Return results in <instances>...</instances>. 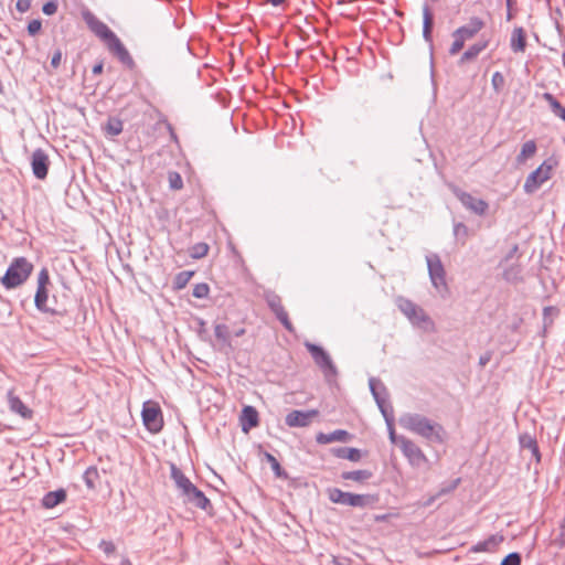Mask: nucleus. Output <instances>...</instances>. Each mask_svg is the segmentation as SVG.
Masks as SVG:
<instances>
[{
  "label": "nucleus",
  "mask_w": 565,
  "mask_h": 565,
  "mask_svg": "<svg viewBox=\"0 0 565 565\" xmlns=\"http://www.w3.org/2000/svg\"><path fill=\"white\" fill-rule=\"evenodd\" d=\"M399 425L430 443L444 444L446 440L445 428L424 415L406 413L399 417Z\"/></svg>",
  "instance_id": "nucleus-1"
},
{
  "label": "nucleus",
  "mask_w": 565,
  "mask_h": 565,
  "mask_svg": "<svg viewBox=\"0 0 565 565\" xmlns=\"http://www.w3.org/2000/svg\"><path fill=\"white\" fill-rule=\"evenodd\" d=\"M395 303L413 326L424 330L434 329V321L430 319V317L422 307L417 306L412 300L403 296H398L395 299Z\"/></svg>",
  "instance_id": "nucleus-2"
},
{
  "label": "nucleus",
  "mask_w": 565,
  "mask_h": 565,
  "mask_svg": "<svg viewBox=\"0 0 565 565\" xmlns=\"http://www.w3.org/2000/svg\"><path fill=\"white\" fill-rule=\"evenodd\" d=\"M33 265L25 257H18L12 260L1 281L7 289L22 285L31 275Z\"/></svg>",
  "instance_id": "nucleus-3"
},
{
  "label": "nucleus",
  "mask_w": 565,
  "mask_h": 565,
  "mask_svg": "<svg viewBox=\"0 0 565 565\" xmlns=\"http://www.w3.org/2000/svg\"><path fill=\"white\" fill-rule=\"evenodd\" d=\"M327 493L331 502L354 508H366L377 501L376 497L373 494H355L342 491L338 488H329Z\"/></svg>",
  "instance_id": "nucleus-4"
},
{
  "label": "nucleus",
  "mask_w": 565,
  "mask_h": 565,
  "mask_svg": "<svg viewBox=\"0 0 565 565\" xmlns=\"http://www.w3.org/2000/svg\"><path fill=\"white\" fill-rule=\"evenodd\" d=\"M554 164L555 163L552 159H547L543 161L534 171H532L524 182V192L526 194H533L541 188L543 183L548 181L552 178Z\"/></svg>",
  "instance_id": "nucleus-5"
},
{
  "label": "nucleus",
  "mask_w": 565,
  "mask_h": 565,
  "mask_svg": "<svg viewBox=\"0 0 565 565\" xmlns=\"http://www.w3.org/2000/svg\"><path fill=\"white\" fill-rule=\"evenodd\" d=\"M305 347L311 354L316 365L322 371L327 379L334 377L338 374L330 354L322 347L311 342H306Z\"/></svg>",
  "instance_id": "nucleus-6"
},
{
  "label": "nucleus",
  "mask_w": 565,
  "mask_h": 565,
  "mask_svg": "<svg viewBox=\"0 0 565 565\" xmlns=\"http://www.w3.org/2000/svg\"><path fill=\"white\" fill-rule=\"evenodd\" d=\"M145 427L152 434H158L163 428L162 412L158 403L147 401L142 405L141 412Z\"/></svg>",
  "instance_id": "nucleus-7"
},
{
  "label": "nucleus",
  "mask_w": 565,
  "mask_h": 565,
  "mask_svg": "<svg viewBox=\"0 0 565 565\" xmlns=\"http://www.w3.org/2000/svg\"><path fill=\"white\" fill-rule=\"evenodd\" d=\"M429 278L431 285L438 290H447L446 271L439 255L429 254L426 256Z\"/></svg>",
  "instance_id": "nucleus-8"
},
{
  "label": "nucleus",
  "mask_w": 565,
  "mask_h": 565,
  "mask_svg": "<svg viewBox=\"0 0 565 565\" xmlns=\"http://www.w3.org/2000/svg\"><path fill=\"white\" fill-rule=\"evenodd\" d=\"M83 19L88 29L99 38L106 45L113 41L117 35L108 28L106 23L100 21L94 13L86 11L83 13Z\"/></svg>",
  "instance_id": "nucleus-9"
},
{
  "label": "nucleus",
  "mask_w": 565,
  "mask_h": 565,
  "mask_svg": "<svg viewBox=\"0 0 565 565\" xmlns=\"http://www.w3.org/2000/svg\"><path fill=\"white\" fill-rule=\"evenodd\" d=\"M399 448L413 467H420L428 461L423 450L411 439L402 437Z\"/></svg>",
  "instance_id": "nucleus-10"
},
{
  "label": "nucleus",
  "mask_w": 565,
  "mask_h": 565,
  "mask_svg": "<svg viewBox=\"0 0 565 565\" xmlns=\"http://www.w3.org/2000/svg\"><path fill=\"white\" fill-rule=\"evenodd\" d=\"M452 193L467 210L480 216L486 214L489 204L484 200L477 199L457 186L452 188Z\"/></svg>",
  "instance_id": "nucleus-11"
},
{
  "label": "nucleus",
  "mask_w": 565,
  "mask_h": 565,
  "mask_svg": "<svg viewBox=\"0 0 565 565\" xmlns=\"http://www.w3.org/2000/svg\"><path fill=\"white\" fill-rule=\"evenodd\" d=\"M265 300L270 308V310L275 313L276 318L281 322V324L288 330L292 331V324L289 320L288 313L286 312L280 297L273 292L268 291L265 294Z\"/></svg>",
  "instance_id": "nucleus-12"
},
{
  "label": "nucleus",
  "mask_w": 565,
  "mask_h": 565,
  "mask_svg": "<svg viewBox=\"0 0 565 565\" xmlns=\"http://www.w3.org/2000/svg\"><path fill=\"white\" fill-rule=\"evenodd\" d=\"M106 46L108 51L127 68L134 70L136 67L132 56L118 36L113 39V41H110Z\"/></svg>",
  "instance_id": "nucleus-13"
},
{
  "label": "nucleus",
  "mask_w": 565,
  "mask_h": 565,
  "mask_svg": "<svg viewBox=\"0 0 565 565\" xmlns=\"http://www.w3.org/2000/svg\"><path fill=\"white\" fill-rule=\"evenodd\" d=\"M319 412L317 409L310 411H291L286 415L285 423L289 427H307L311 420L317 417Z\"/></svg>",
  "instance_id": "nucleus-14"
},
{
  "label": "nucleus",
  "mask_w": 565,
  "mask_h": 565,
  "mask_svg": "<svg viewBox=\"0 0 565 565\" xmlns=\"http://www.w3.org/2000/svg\"><path fill=\"white\" fill-rule=\"evenodd\" d=\"M49 157L42 149H36L32 153L31 167L34 177L39 180L46 178L49 172Z\"/></svg>",
  "instance_id": "nucleus-15"
},
{
  "label": "nucleus",
  "mask_w": 565,
  "mask_h": 565,
  "mask_svg": "<svg viewBox=\"0 0 565 565\" xmlns=\"http://www.w3.org/2000/svg\"><path fill=\"white\" fill-rule=\"evenodd\" d=\"M170 477L182 497H184L190 489L194 487L191 480L173 462L170 463Z\"/></svg>",
  "instance_id": "nucleus-16"
},
{
  "label": "nucleus",
  "mask_w": 565,
  "mask_h": 565,
  "mask_svg": "<svg viewBox=\"0 0 565 565\" xmlns=\"http://www.w3.org/2000/svg\"><path fill=\"white\" fill-rule=\"evenodd\" d=\"M484 28V22L478 18L472 17L467 25H462L452 32V35H460L465 41L472 39L479 31Z\"/></svg>",
  "instance_id": "nucleus-17"
},
{
  "label": "nucleus",
  "mask_w": 565,
  "mask_h": 565,
  "mask_svg": "<svg viewBox=\"0 0 565 565\" xmlns=\"http://www.w3.org/2000/svg\"><path fill=\"white\" fill-rule=\"evenodd\" d=\"M183 498L185 502L191 503L192 505L204 511H209L210 509H212L211 501L195 486L192 489H190V491Z\"/></svg>",
  "instance_id": "nucleus-18"
},
{
  "label": "nucleus",
  "mask_w": 565,
  "mask_h": 565,
  "mask_svg": "<svg viewBox=\"0 0 565 565\" xmlns=\"http://www.w3.org/2000/svg\"><path fill=\"white\" fill-rule=\"evenodd\" d=\"M8 404L11 412L19 414L25 419L32 418L33 412L12 391L8 392Z\"/></svg>",
  "instance_id": "nucleus-19"
},
{
  "label": "nucleus",
  "mask_w": 565,
  "mask_h": 565,
  "mask_svg": "<svg viewBox=\"0 0 565 565\" xmlns=\"http://www.w3.org/2000/svg\"><path fill=\"white\" fill-rule=\"evenodd\" d=\"M504 541L503 535L500 534H493L490 535L484 541H480L477 544H475L470 551L475 553H481V552H494L495 548Z\"/></svg>",
  "instance_id": "nucleus-20"
},
{
  "label": "nucleus",
  "mask_w": 565,
  "mask_h": 565,
  "mask_svg": "<svg viewBox=\"0 0 565 565\" xmlns=\"http://www.w3.org/2000/svg\"><path fill=\"white\" fill-rule=\"evenodd\" d=\"M350 437L351 435L349 431L344 429H337L329 434L319 433L316 436V441L320 445H326L334 441L347 443L350 439Z\"/></svg>",
  "instance_id": "nucleus-21"
},
{
  "label": "nucleus",
  "mask_w": 565,
  "mask_h": 565,
  "mask_svg": "<svg viewBox=\"0 0 565 565\" xmlns=\"http://www.w3.org/2000/svg\"><path fill=\"white\" fill-rule=\"evenodd\" d=\"M243 431H248L250 428L256 427L259 423L258 412L253 406H245L241 416Z\"/></svg>",
  "instance_id": "nucleus-22"
},
{
  "label": "nucleus",
  "mask_w": 565,
  "mask_h": 565,
  "mask_svg": "<svg viewBox=\"0 0 565 565\" xmlns=\"http://www.w3.org/2000/svg\"><path fill=\"white\" fill-rule=\"evenodd\" d=\"M511 50L514 53L524 52L526 49L525 31L522 26H516L512 31L510 40Z\"/></svg>",
  "instance_id": "nucleus-23"
},
{
  "label": "nucleus",
  "mask_w": 565,
  "mask_h": 565,
  "mask_svg": "<svg viewBox=\"0 0 565 565\" xmlns=\"http://www.w3.org/2000/svg\"><path fill=\"white\" fill-rule=\"evenodd\" d=\"M537 152V145L535 140H527L521 147L520 153L515 158L518 166H523L525 162L533 158Z\"/></svg>",
  "instance_id": "nucleus-24"
},
{
  "label": "nucleus",
  "mask_w": 565,
  "mask_h": 565,
  "mask_svg": "<svg viewBox=\"0 0 565 565\" xmlns=\"http://www.w3.org/2000/svg\"><path fill=\"white\" fill-rule=\"evenodd\" d=\"M369 386L376 404L383 403L385 399H388L387 390L379 379L371 377L369 380Z\"/></svg>",
  "instance_id": "nucleus-25"
},
{
  "label": "nucleus",
  "mask_w": 565,
  "mask_h": 565,
  "mask_svg": "<svg viewBox=\"0 0 565 565\" xmlns=\"http://www.w3.org/2000/svg\"><path fill=\"white\" fill-rule=\"evenodd\" d=\"M66 500V491L64 489H57L55 491L47 492L42 499V505L46 509L55 508L57 504Z\"/></svg>",
  "instance_id": "nucleus-26"
},
{
  "label": "nucleus",
  "mask_w": 565,
  "mask_h": 565,
  "mask_svg": "<svg viewBox=\"0 0 565 565\" xmlns=\"http://www.w3.org/2000/svg\"><path fill=\"white\" fill-rule=\"evenodd\" d=\"M519 443L521 448L529 449L531 455L535 458L537 462L541 460V454L537 446L536 439L530 434H522L519 437Z\"/></svg>",
  "instance_id": "nucleus-27"
},
{
  "label": "nucleus",
  "mask_w": 565,
  "mask_h": 565,
  "mask_svg": "<svg viewBox=\"0 0 565 565\" xmlns=\"http://www.w3.org/2000/svg\"><path fill=\"white\" fill-rule=\"evenodd\" d=\"M433 24L434 18L428 6L423 7V38L426 42L433 43Z\"/></svg>",
  "instance_id": "nucleus-28"
},
{
  "label": "nucleus",
  "mask_w": 565,
  "mask_h": 565,
  "mask_svg": "<svg viewBox=\"0 0 565 565\" xmlns=\"http://www.w3.org/2000/svg\"><path fill=\"white\" fill-rule=\"evenodd\" d=\"M488 44V41H480L470 45L468 50L465 51V53L461 55L459 64H465L475 60L483 50L487 49Z\"/></svg>",
  "instance_id": "nucleus-29"
},
{
  "label": "nucleus",
  "mask_w": 565,
  "mask_h": 565,
  "mask_svg": "<svg viewBox=\"0 0 565 565\" xmlns=\"http://www.w3.org/2000/svg\"><path fill=\"white\" fill-rule=\"evenodd\" d=\"M331 452L338 458L348 459L350 461H359L361 459V452L356 448L337 447L332 448Z\"/></svg>",
  "instance_id": "nucleus-30"
},
{
  "label": "nucleus",
  "mask_w": 565,
  "mask_h": 565,
  "mask_svg": "<svg viewBox=\"0 0 565 565\" xmlns=\"http://www.w3.org/2000/svg\"><path fill=\"white\" fill-rule=\"evenodd\" d=\"M47 298H49L47 289L46 288H38L35 298H34L35 307L42 312H50L52 315H55L56 311L46 306Z\"/></svg>",
  "instance_id": "nucleus-31"
},
{
  "label": "nucleus",
  "mask_w": 565,
  "mask_h": 565,
  "mask_svg": "<svg viewBox=\"0 0 565 565\" xmlns=\"http://www.w3.org/2000/svg\"><path fill=\"white\" fill-rule=\"evenodd\" d=\"M373 473L370 470L362 469V470H353V471H344L341 475V478L344 480H352L355 482H364L369 479H371Z\"/></svg>",
  "instance_id": "nucleus-32"
},
{
  "label": "nucleus",
  "mask_w": 565,
  "mask_h": 565,
  "mask_svg": "<svg viewBox=\"0 0 565 565\" xmlns=\"http://www.w3.org/2000/svg\"><path fill=\"white\" fill-rule=\"evenodd\" d=\"M543 98L548 103L552 113L565 121V107L551 93H544Z\"/></svg>",
  "instance_id": "nucleus-33"
},
{
  "label": "nucleus",
  "mask_w": 565,
  "mask_h": 565,
  "mask_svg": "<svg viewBox=\"0 0 565 565\" xmlns=\"http://www.w3.org/2000/svg\"><path fill=\"white\" fill-rule=\"evenodd\" d=\"M104 129L106 135L115 137L122 132L124 122L118 117H109Z\"/></svg>",
  "instance_id": "nucleus-34"
},
{
  "label": "nucleus",
  "mask_w": 565,
  "mask_h": 565,
  "mask_svg": "<svg viewBox=\"0 0 565 565\" xmlns=\"http://www.w3.org/2000/svg\"><path fill=\"white\" fill-rule=\"evenodd\" d=\"M193 275H194V271H192V270L180 271L174 277L173 288L175 290L183 289L188 285V282L190 281V279L192 278Z\"/></svg>",
  "instance_id": "nucleus-35"
},
{
  "label": "nucleus",
  "mask_w": 565,
  "mask_h": 565,
  "mask_svg": "<svg viewBox=\"0 0 565 565\" xmlns=\"http://www.w3.org/2000/svg\"><path fill=\"white\" fill-rule=\"evenodd\" d=\"M98 478H99L98 470L96 467H93V466L88 467L83 475L84 482H85L86 487L90 490L96 488V481L98 480Z\"/></svg>",
  "instance_id": "nucleus-36"
},
{
  "label": "nucleus",
  "mask_w": 565,
  "mask_h": 565,
  "mask_svg": "<svg viewBox=\"0 0 565 565\" xmlns=\"http://www.w3.org/2000/svg\"><path fill=\"white\" fill-rule=\"evenodd\" d=\"M454 235L458 243L465 245L469 237V228L466 224L459 222L454 225Z\"/></svg>",
  "instance_id": "nucleus-37"
},
{
  "label": "nucleus",
  "mask_w": 565,
  "mask_h": 565,
  "mask_svg": "<svg viewBox=\"0 0 565 565\" xmlns=\"http://www.w3.org/2000/svg\"><path fill=\"white\" fill-rule=\"evenodd\" d=\"M214 334L218 341L224 344L231 343L230 330L226 324H216L214 328Z\"/></svg>",
  "instance_id": "nucleus-38"
},
{
  "label": "nucleus",
  "mask_w": 565,
  "mask_h": 565,
  "mask_svg": "<svg viewBox=\"0 0 565 565\" xmlns=\"http://www.w3.org/2000/svg\"><path fill=\"white\" fill-rule=\"evenodd\" d=\"M209 253V245L206 243H196L190 248V256L194 259H200Z\"/></svg>",
  "instance_id": "nucleus-39"
},
{
  "label": "nucleus",
  "mask_w": 565,
  "mask_h": 565,
  "mask_svg": "<svg viewBox=\"0 0 565 565\" xmlns=\"http://www.w3.org/2000/svg\"><path fill=\"white\" fill-rule=\"evenodd\" d=\"M265 458L269 462V465H270V467H271V469H273V471H274L276 477H278V478L287 477L286 472L281 468L280 463L278 462V460L276 459L275 456H273L269 452H266L265 454Z\"/></svg>",
  "instance_id": "nucleus-40"
},
{
  "label": "nucleus",
  "mask_w": 565,
  "mask_h": 565,
  "mask_svg": "<svg viewBox=\"0 0 565 565\" xmlns=\"http://www.w3.org/2000/svg\"><path fill=\"white\" fill-rule=\"evenodd\" d=\"M505 84V78L502 73L494 72L491 78V85L495 93H500Z\"/></svg>",
  "instance_id": "nucleus-41"
},
{
  "label": "nucleus",
  "mask_w": 565,
  "mask_h": 565,
  "mask_svg": "<svg viewBox=\"0 0 565 565\" xmlns=\"http://www.w3.org/2000/svg\"><path fill=\"white\" fill-rule=\"evenodd\" d=\"M209 292H210L209 285L205 282H201V284H196L193 287L192 295H193V297H195L198 299H204L209 296Z\"/></svg>",
  "instance_id": "nucleus-42"
},
{
  "label": "nucleus",
  "mask_w": 565,
  "mask_h": 565,
  "mask_svg": "<svg viewBox=\"0 0 565 565\" xmlns=\"http://www.w3.org/2000/svg\"><path fill=\"white\" fill-rule=\"evenodd\" d=\"M382 415L384 416L387 424L393 420V408L387 399H385L383 403L377 404Z\"/></svg>",
  "instance_id": "nucleus-43"
},
{
  "label": "nucleus",
  "mask_w": 565,
  "mask_h": 565,
  "mask_svg": "<svg viewBox=\"0 0 565 565\" xmlns=\"http://www.w3.org/2000/svg\"><path fill=\"white\" fill-rule=\"evenodd\" d=\"M452 38H454V42L449 47V54L456 55L463 49L466 41L463 39H461L460 35H452Z\"/></svg>",
  "instance_id": "nucleus-44"
},
{
  "label": "nucleus",
  "mask_w": 565,
  "mask_h": 565,
  "mask_svg": "<svg viewBox=\"0 0 565 565\" xmlns=\"http://www.w3.org/2000/svg\"><path fill=\"white\" fill-rule=\"evenodd\" d=\"M170 188L173 190H180L183 186V181L178 172H169Z\"/></svg>",
  "instance_id": "nucleus-45"
},
{
  "label": "nucleus",
  "mask_w": 565,
  "mask_h": 565,
  "mask_svg": "<svg viewBox=\"0 0 565 565\" xmlns=\"http://www.w3.org/2000/svg\"><path fill=\"white\" fill-rule=\"evenodd\" d=\"M500 565H521V555L516 552L508 554Z\"/></svg>",
  "instance_id": "nucleus-46"
},
{
  "label": "nucleus",
  "mask_w": 565,
  "mask_h": 565,
  "mask_svg": "<svg viewBox=\"0 0 565 565\" xmlns=\"http://www.w3.org/2000/svg\"><path fill=\"white\" fill-rule=\"evenodd\" d=\"M459 483H460V478L455 479L448 486L441 487L439 489V491L437 492L436 497H441V495L452 492L459 486Z\"/></svg>",
  "instance_id": "nucleus-47"
},
{
  "label": "nucleus",
  "mask_w": 565,
  "mask_h": 565,
  "mask_svg": "<svg viewBox=\"0 0 565 565\" xmlns=\"http://www.w3.org/2000/svg\"><path fill=\"white\" fill-rule=\"evenodd\" d=\"M50 282V276L45 268H43L38 276V288H46Z\"/></svg>",
  "instance_id": "nucleus-48"
},
{
  "label": "nucleus",
  "mask_w": 565,
  "mask_h": 565,
  "mask_svg": "<svg viewBox=\"0 0 565 565\" xmlns=\"http://www.w3.org/2000/svg\"><path fill=\"white\" fill-rule=\"evenodd\" d=\"M42 23L40 20H32L28 24V32L30 35H35L41 30Z\"/></svg>",
  "instance_id": "nucleus-49"
},
{
  "label": "nucleus",
  "mask_w": 565,
  "mask_h": 565,
  "mask_svg": "<svg viewBox=\"0 0 565 565\" xmlns=\"http://www.w3.org/2000/svg\"><path fill=\"white\" fill-rule=\"evenodd\" d=\"M42 11L46 15H52L57 11V3L54 1H49L43 6Z\"/></svg>",
  "instance_id": "nucleus-50"
},
{
  "label": "nucleus",
  "mask_w": 565,
  "mask_h": 565,
  "mask_svg": "<svg viewBox=\"0 0 565 565\" xmlns=\"http://www.w3.org/2000/svg\"><path fill=\"white\" fill-rule=\"evenodd\" d=\"M15 8L21 13H24L31 8V0H18L15 3Z\"/></svg>",
  "instance_id": "nucleus-51"
},
{
  "label": "nucleus",
  "mask_w": 565,
  "mask_h": 565,
  "mask_svg": "<svg viewBox=\"0 0 565 565\" xmlns=\"http://www.w3.org/2000/svg\"><path fill=\"white\" fill-rule=\"evenodd\" d=\"M99 547L103 550L106 554H111L115 552V545L110 541H102L99 544Z\"/></svg>",
  "instance_id": "nucleus-52"
},
{
  "label": "nucleus",
  "mask_w": 565,
  "mask_h": 565,
  "mask_svg": "<svg viewBox=\"0 0 565 565\" xmlns=\"http://www.w3.org/2000/svg\"><path fill=\"white\" fill-rule=\"evenodd\" d=\"M388 426V433H390V439L393 444H396L398 447H399V439L403 437V436H397L395 430H394V427L392 425V422H390V424H387Z\"/></svg>",
  "instance_id": "nucleus-53"
},
{
  "label": "nucleus",
  "mask_w": 565,
  "mask_h": 565,
  "mask_svg": "<svg viewBox=\"0 0 565 565\" xmlns=\"http://www.w3.org/2000/svg\"><path fill=\"white\" fill-rule=\"evenodd\" d=\"M62 60V52L60 50H56L51 58V65L53 68H57L61 64Z\"/></svg>",
  "instance_id": "nucleus-54"
},
{
  "label": "nucleus",
  "mask_w": 565,
  "mask_h": 565,
  "mask_svg": "<svg viewBox=\"0 0 565 565\" xmlns=\"http://www.w3.org/2000/svg\"><path fill=\"white\" fill-rule=\"evenodd\" d=\"M333 565H351V561L349 558L333 557Z\"/></svg>",
  "instance_id": "nucleus-55"
},
{
  "label": "nucleus",
  "mask_w": 565,
  "mask_h": 565,
  "mask_svg": "<svg viewBox=\"0 0 565 565\" xmlns=\"http://www.w3.org/2000/svg\"><path fill=\"white\" fill-rule=\"evenodd\" d=\"M104 65L103 62H99L98 64L94 65L92 72L94 75H99L103 72Z\"/></svg>",
  "instance_id": "nucleus-56"
},
{
  "label": "nucleus",
  "mask_w": 565,
  "mask_h": 565,
  "mask_svg": "<svg viewBox=\"0 0 565 565\" xmlns=\"http://www.w3.org/2000/svg\"><path fill=\"white\" fill-rule=\"evenodd\" d=\"M490 358H491V356H490V354H489V353H487V354H484V355H481V356H480V359H479V364H480L481 366H484V365L490 361Z\"/></svg>",
  "instance_id": "nucleus-57"
},
{
  "label": "nucleus",
  "mask_w": 565,
  "mask_h": 565,
  "mask_svg": "<svg viewBox=\"0 0 565 565\" xmlns=\"http://www.w3.org/2000/svg\"><path fill=\"white\" fill-rule=\"evenodd\" d=\"M267 3H270L274 7H278L282 4L286 0H265Z\"/></svg>",
  "instance_id": "nucleus-58"
},
{
  "label": "nucleus",
  "mask_w": 565,
  "mask_h": 565,
  "mask_svg": "<svg viewBox=\"0 0 565 565\" xmlns=\"http://www.w3.org/2000/svg\"><path fill=\"white\" fill-rule=\"evenodd\" d=\"M438 497L436 495H433L430 497L425 503H424V507H429L430 504H433V502L437 499Z\"/></svg>",
  "instance_id": "nucleus-59"
},
{
  "label": "nucleus",
  "mask_w": 565,
  "mask_h": 565,
  "mask_svg": "<svg viewBox=\"0 0 565 565\" xmlns=\"http://www.w3.org/2000/svg\"><path fill=\"white\" fill-rule=\"evenodd\" d=\"M245 334V329L244 328H241V329H237L235 332H234V335L235 337H242Z\"/></svg>",
  "instance_id": "nucleus-60"
},
{
  "label": "nucleus",
  "mask_w": 565,
  "mask_h": 565,
  "mask_svg": "<svg viewBox=\"0 0 565 565\" xmlns=\"http://www.w3.org/2000/svg\"><path fill=\"white\" fill-rule=\"evenodd\" d=\"M513 19L512 8L507 11V21H511Z\"/></svg>",
  "instance_id": "nucleus-61"
},
{
  "label": "nucleus",
  "mask_w": 565,
  "mask_h": 565,
  "mask_svg": "<svg viewBox=\"0 0 565 565\" xmlns=\"http://www.w3.org/2000/svg\"><path fill=\"white\" fill-rule=\"evenodd\" d=\"M120 565H132V563L128 558H122Z\"/></svg>",
  "instance_id": "nucleus-62"
},
{
  "label": "nucleus",
  "mask_w": 565,
  "mask_h": 565,
  "mask_svg": "<svg viewBox=\"0 0 565 565\" xmlns=\"http://www.w3.org/2000/svg\"><path fill=\"white\" fill-rule=\"evenodd\" d=\"M553 308L552 307H545L543 312H544V316L546 317L547 315H550V311H552Z\"/></svg>",
  "instance_id": "nucleus-63"
},
{
  "label": "nucleus",
  "mask_w": 565,
  "mask_h": 565,
  "mask_svg": "<svg viewBox=\"0 0 565 565\" xmlns=\"http://www.w3.org/2000/svg\"><path fill=\"white\" fill-rule=\"evenodd\" d=\"M168 128H169V130H170V132H171V137H172L173 139H177V136H175V134H174V131H173V129H172L171 125H168Z\"/></svg>",
  "instance_id": "nucleus-64"
}]
</instances>
